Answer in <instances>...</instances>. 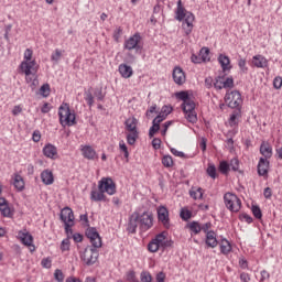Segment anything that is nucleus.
Wrapping results in <instances>:
<instances>
[{
  "instance_id": "nucleus-41",
  "label": "nucleus",
  "mask_w": 282,
  "mask_h": 282,
  "mask_svg": "<svg viewBox=\"0 0 282 282\" xmlns=\"http://www.w3.org/2000/svg\"><path fill=\"white\" fill-rule=\"evenodd\" d=\"M158 131H160V123L152 121V127L149 130V138H153Z\"/></svg>"
},
{
  "instance_id": "nucleus-30",
  "label": "nucleus",
  "mask_w": 282,
  "mask_h": 282,
  "mask_svg": "<svg viewBox=\"0 0 282 282\" xmlns=\"http://www.w3.org/2000/svg\"><path fill=\"white\" fill-rule=\"evenodd\" d=\"M13 186L19 192L24 191V188H25V181H23V176H21L20 174H15L14 175V180H13Z\"/></svg>"
},
{
  "instance_id": "nucleus-53",
  "label": "nucleus",
  "mask_w": 282,
  "mask_h": 282,
  "mask_svg": "<svg viewBox=\"0 0 282 282\" xmlns=\"http://www.w3.org/2000/svg\"><path fill=\"white\" fill-rule=\"evenodd\" d=\"M70 241L69 238H65L62 243H61V250L62 252H67V250H69V246H70Z\"/></svg>"
},
{
  "instance_id": "nucleus-8",
  "label": "nucleus",
  "mask_w": 282,
  "mask_h": 282,
  "mask_svg": "<svg viewBox=\"0 0 282 282\" xmlns=\"http://www.w3.org/2000/svg\"><path fill=\"white\" fill-rule=\"evenodd\" d=\"M139 228L142 232H147V230H151V228H153L152 213L144 212L143 214H139Z\"/></svg>"
},
{
  "instance_id": "nucleus-46",
  "label": "nucleus",
  "mask_w": 282,
  "mask_h": 282,
  "mask_svg": "<svg viewBox=\"0 0 282 282\" xmlns=\"http://www.w3.org/2000/svg\"><path fill=\"white\" fill-rule=\"evenodd\" d=\"M191 217H193V213L188 209H182L181 210V218L183 219V221H188V219H191Z\"/></svg>"
},
{
  "instance_id": "nucleus-17",
  "label": "nucleus",
  "mask_w": 282,
  "mask_h": 282,
  "mask_svg": "<svg viewBox=\"0 0 282 282\" xmlns=\"http://www.w3.org/2000/svg\"><path fill=\"white\" fill-rule=\"evenodd\" d=\"M43 155H45V158H48L50 160H56V158H58V150L54 144L47 143L43 148Z\"/></svg>"
},
{
  "instance_id": "nucleus-4",
  "label": "nucleus",
  "mask_w": 282,
  "mask_h": 282,
  "mask_svg": "<svg viewBox=\"0 0 282 282\" xmlns=\"http://www.w3.org/2000/svg\"><path fill=\"white\" fill-rule=\"evenodd\" d=\"M225 206L230 213H239L241 210V199L234 193H226L224 195Z\"/></svg>"
},
{
  "instance_id": "nucleus-64",
  "label": "nucleus",
  "mask_w": 282,
  "mask_h": 282,
  "mask_svg": "<svg viewBox=\"0 0 282 282\" xmlns=\"http://www.w3.org/2000/svg\"><path fill=\"white\" fill-rule=\"evenodd\" d=\"M240 281L242 282H250V275L246 272L240 273Z\"/></svg>"
},
{
  "instance_id": "nucleus-36",
  "label": "nucleus",
  "mask_w": 282,
  "mask_h": 282,
  "mask_svg": "<svg viewBox=\"0 0 282 282\" xmlns=\"http://www.w3.org/2000/svg\"><path fill=\"white\" fill-rule=\"evenodd\" d=\"M206 173L209 177H212V180H217V167L215 166V164L209 163Z\"/></svg>"
},
{
  "instance_id": "nucleus-62",
  "label": "nucleus",
  "mask_w": 282,
  "mask_h": 282,
  "mask_svg": "<svg viewBox=\"0 0 282 282\" xmlns=\"http://www.w3.org/2000/svg\"><path fill=\"white\" fill-rule=\"evenodd\" d=\"M273 87H274V89H281V87H282V78L281 77H275L273 79Z\"/></svg>"
},
{
  "instance_id": "nucleus-37",
  "label": "nucleus",
  "mask_w": 282,
  "mask_h": 282,
  "mask_svg": "<svg viewBox=\"0 0 282 282\" xmlns=\"http://www.w3.org/2000/svg\"><path fill=\"white\" fill-rule=\"evenodd\" d=\"M188 228L194 235H199L202 232V225L197 221H192L188 224Z\"/></svg>"
},
{
  "instance_id": "nucleus-18",
  "label": "nucleus",
  "mask_w": 282,
  "mask_h": 282,
  "mask_svg": "<svg viewBox=\"0 0 282 282\" xmlns=\"http://www.w3.org/2000/svg\"><path fill=\"white\" fill-rule=\"evenodd\" d=\"M218 63L224 72V74H226V72H230L232 69V65H230V57H228V55L219 54Z\"/></svg>"
},
{
  "instance_id": "nucleus-25",
  "label": "nucleus",
  "mask_w": 282,
  "mask_h": 282,
  "mask_svg": "<svg viewBox=\"0 0 282 282\" xmlns=\"http://www.w3.org/2000/svg\"><path fill=\"white\" fill-rule=\"evenodd\" d=\"M119 73L122 78H131L133 76V68L127 64H120Z\"/></svg>"
},
{
  "instance_id": "nucleus-44",
  "label": "nucleus",
  "mask_w": 282,
  "mask_h": 282,
  "mask_svg": "<svg viewBox=\"0 0 282 282\" xmlns=\"http://www.w3.org/2000/svg\"><path fill=\"white\" fill-rule=\"evenodd\" d=\"M209 54L210 50H208V47H203L200 50V58L204 63H206V61H210V58L208 57Z\"/></svg>"
},
{
  "instance_id": "nucleus-19",
  "label": "nucleus",
  "mask_w": 282,
  "mask_h": 282,
  "mask_svg": "<svg viewBox=\"0 0 282 282\" xmlns=\"http://www.w3.org/2000/svg\"><path fill=\"white\" fill-rule=\"evenodd\" d=\"M195 21V15L193 13H187L184 22H183V30L186 34V36H188V34H191V32H193V22Z\"/></svg>"
},
{
  "instance_id": "nucleus-49",
  "label": "nucleus",
  "mask_w": 282,
  "mask_h": 282,
  "mask_svg": "<svg viewBox=\"0 0 282 282\" xmlns=\"http://www.w3.org/2000/svg\"><path fill=\"white\" fill-rule=\"evenodd\" d=\"M61 56H63V52H61V50L56 48L55 53H53L51 55V61H53V63H58L61 61Z\"/></svg>"
},
{
  "instance_id": "nucleus-39",
  "label": "nucleus",
  "mask_w": 282,
  "mask_h": 282,
  "mask_svg": "<svg viewBox=\"0 0 282 282\" xmlns=\"http://www.w3.org/2000/svg\"><path fill=\"white\" fill-rule=\"evenodd\" d=\"M219 171L223 173V175H228L229 171H230V164H228V162L223 161L219 163Z\"/></svg>"
},
{
  "instance_id": "nucleus-23",
  "label": "nucleus",
  "mask_w": 282,
  "mask_h": 282,
  "mask_svg": "<svg viewBox=\"0 0 282 282\" xmlns=\"http://www.w3.org/2000/svg\"><path fill=\"white\" fill-rule=\"evenodd\" d=\"M260 153L263 155L264 160H270V158H272V145L263 141L260 145Z\"/></svg>"
},
{
  "instance_id": "nucleus-54",
  "label": "nucleus",
  "mask_w": 282,
  "mask_h": 282,
  "mask_svg": "<svg viewBox=\"0 0 282 282\" xmlns=\"http://www.w3.org/2000/svg\"><path fill=\"white\" fill-rule=\"evenodd\" d=\"M85 100L88 107H94V95L91 94V91L86 93Z\"/></svg>"
},
{
  "instance_id": "nucleus-51",
  "label": "nucleus",
  "mask_w": 282,
  "mask_h": 282,
  "mask_svg": "<svg viewBox=\"0 0 282 282\" xmlns=\"http://www.w3.org/2000/svg\"><path fill=\"white\" fill-rule=\"evenodd\" d=\"M119 148H120V151H122L124 158L128 159L129 158V149L127 148V143H124L123 140H121L119 142Z\"/></svg>"
},
{
  "instance_id": "nucleus-24",
  "label": "nucleus",
  "mask_w": 282,
  "mask_h": 282,
  "mask_svg": "<svg viewBox=\"0 0 282 282\" xmlns=\"http://www.w3.org/2000/svg\"><path fill=\"white\" fill-rule=\"evenodd\" d=\"M41 180H42L43 184H45L46 186H50V185L54 184V174L50 170H44L41 173Z\"/></svg>"
},
{
  "instance_id": "nucleus-5",
  "label": "nucleus",
  "mask_w": 282,
  "mask_h": 282,
  "mask_svg": "<svg viewBox=\"0 0 282 282\" xmlns=\"http://www.w3.org/2000/svg\"><path fill=\"white\" fill-rule=\"evenodd\" d=\"M181 108L183 109L187 122L195 124V122H197V111H195V101L193 99H189L188 101L183 102Z\"/></svg>"
},
{
  "instance_id": "nucleus-27",
  "label": "nucleus",
  "mask_w": 282,
  "mask_h": 282,
  "mask_svg": "<svg viewBox=\"0 0 282 282\" xmlns=\"http://www.w3.org/2000/svg\"><path fill=\"white\" fill-rule=\"evenodd\" d=\"M126 131H138V120L135 117H130L124 121Z\"/></svg>"
},
{
  "instance_id": "nucleus-40",
  "label": "nucleus",
  "mask_w": 282,
  "mask_h": 282,
  "mask_svg": "<svg viewBox=\"0 0 282 282\" xmlns=\"http://www.w3.org/2000/svg\"><path fill=\"white\" fill-rule=\"evenodd\" d=\"M50 93H51L50 84H43L40 88L41 96H43V98H47V96H50Z\"/></svg>"
},
{
  "instance_id": "nucleus-31",
  "label": "nucleus",
  "mask_w": 282,
  "mask_h": 282,
  "mask_svg": "<svg viewBox=\"0 0 282 282\" xmlns=\"http://www.w3.org/2000/svg\"><path fill=\"white\" fill-rule=\"evenodd\" d=\"M126 138H127L128 144H130V147H133V144H135V142L138 141V138H140V132L129 131Z\"/></svg>"
},
{
  "instance_id": "nucleus-21",
  "label": "nucleus",
  "mask_w": 282,
  "mask_h": 282,
  "mask_svg": "<svg viewBox=\"0 0 282 282\" xmlns=\"http://www.w3.org/2000/svg\"><path fill=\"white\" fill-rule=\"evenodd\" d=\"M162 241V234H159L155 236L154 239H152L149 243H148V250L149 252H158V250H160V243Z\"/></svg>"
},
{
  "instance_id": "nucleus-43",
  "label": "nucleus",
  "mask_w": 282,
  "mask_h": 282,
  "mask_svg": "<svg viewBox=\"0 0 282 282\" xmlns=\"http://www.w3.org/2000/svg\"><path fill=\"white\" fill-rule=\"evenodd\" d=\"M229 169H231V171L241 173V171L239 170V159H231Z\"/></svg>"
},
{
  "instance_id": "nucleus-33",
  "label": "nucleus",
  "mask_w": 282,
  "mask_h": 282,
  "mask_svg": "<svg viewBox=\"0 0 282 282\" xmlns=\"http://www.w3.org/2000/svg\"><path fill=\"white\" fill-rule=\"evenodd\" d=\"M237 118H241V108H235V110L230 115V118H229L230 127H235V124H237Z\"/></svg>"
},
{
  "instance_id": "nucleus-60",
  "label": "nucleus",
  "mask_w": 282,
  "mask_h": 282,
  "mask_svg": "<svg viewBox=\"0 0 282 282\" xmlns=\"http://www.w3.org/2000/svg\"><path fill=\"white\" fill-rule=\"evenodd\" d=\"M41 265H42L43 268H46V269L52 268V259H50V258H44V259H42Z\"/></svg>"
},
{
  "instance_id": "nucleus-55",
  "label": "nucleus",
  "mask_w": 282,
  "mask_h": 282,
  "mask_svg": "<svg viewBox=\"0 0 282 282\" xmlns=\"http://www.w3.org/2000/svg\"><path fill=\"white\" fill-rule=\"evenodd\" d=\"M239 220L240 221H246L247 224H252V221H253L251 216L246 214V213L239 215Z\"/></svg>"
},
{
  "instance_id": "nucleus-56",
  "label": "nucleus",
  "mask_w": 282,
  "mask_h": 282,
  "mask_svg": "<svg viewBox=\"0 0 282 282\" xmlns=\"http://www.w3.org/2000/svg\"><path fill=\"white\" fill-rule=\"evenodd\" d=\"M161 112L163 116L167 117L170 113H173V107L165 105L161 108Z\"/></svg>"
},
{
  "instance_id": "nucleus-7",
  "label": "nucleus",
  "mask_w": 282,
  "mask_h": 282,
  "mask_svg": "<svg viewBox=\"0 0 282 282\" xmlns=\"http://www.w3.org/2000/svg\"><path fill=\"white\" fill-rule=\"evenodd\" d=\"M98 249L96 247H87L80 256L82 261L85 262L86 265H94L96 261H98Z\"/></svg>"
},
{
  "instance_id": "nucleus-32",
  "label": "nucleus",
  "mask_w": 282,
  "mask_h": 282,
  "mask_svg": "<svg viewBox=\"0 0 282 282\" xmlns=\"http://www.w3.org/2000/svg\"><path fill=\"white\" fill-rule=\"evenodd\" d=\"M34 51H32L31 48H26L24 52V61L22 63H26L28 65H30V63H34V67H39L36 65V59H32Z\"/></svg>"
},
{
  "instance_id": "nucleus-3",
  "label": "nucleus",
  "mask_w": 282,
  "mask_h": 282,
  "mask_svg": "<svg viewBox=\"0 0 282 282\" xmlns=\"http://www.w3.org/2000/svg\"><path fill=\"white\" fill-rule=\"evenodd\" d=\"M59 124L62 127H74L76 124V112L69 108V104L63 102L58 108Z\"/></svg>"
},
{
  "instance_id": "nucleus-10",
  "label": "nucleus",
  "mask_w": 282,
  "mask_h": 282,
  "mask_svg": "<svg viewBox=\"0 0 282 282\" xmlns=\"http://www.w3.org/2000/svg\"><path fill=\"white\" fill-rule=\"evenodd\" d=\"M141 41L142 36L140 35V33H135L124 42V50H128L129 52H131V50L140 52V50H142V46L140 45Z\"/></svg>"
},
{
  "instance_id": "nucleus-9",
  "label": "nucleus",
  "mask_w": 282,
  "mask_h": 282,
  "mask_svg": "<svg viewBox=\"0 0 282 282\" xmlns=\"http://www.w3.org/2000/svg\"><path fill=\"white\" fill-rule=\"evenodd\" d=\"M86 237L89 239L93 248H102V238H100V234H98L96 227L86 229Z\"/></svg>"
},
{
  "instance_id": "nucleus-38",
  "label": "nucleus",
  "mask_w": 282,
  "mask_h": 282,
  "mask_svg": "<svg viewBox=\"0 0 282 282\" xmlns=\"http://www.w3.org/2000/svg\"><path fill=\"white\" fill-rule=\"evenodd\" d=\"M162 164H163V166H165V169H171V167H173V156H171V155H164L163 158H162Z\"/></svg>"
},
{
  "instance_id": "nucleus-2",
  "label": "nucleus",
  "mask_w": 282,
  "mask_h": 282,
  "mask_svg": "<svg viewBox=\"0 0 282 282\" xmlns=\"http://www.w3.org/2000/svg\"><path fill=\"white\" fill-rule=\"evenodd\" d=\"M20 69L23 74H25V82L28 84H31V89H36V86L39 85V66H34V62L28 64V63H21Z\"/></svg>"
},
{
  "instance_id": "nucleus-16",
  "label": "nucleus",
  "mask_w": 282,
  "mask_h": 282,
  "mask_svg": "<svg viewBox=\"0 0 282 282\" xmlns=\"http://www.w3.org/2000/svg\"><path fill=\"white\" fill-rule=\"evenodd\" d=\"M270 161H268V159L260 158L258 163V175L260 177H268Z\"/></svg>"
},
{
  "instance_id": "nucleus-45",
  "label": "nucleus",
  "mask_w": 282,
  "mask_h": 282,
  "mask_svg": "<svg viewBox=\"0 0 282 282\" xmlns=\"http://www.w3.org/2000/svg\"><path fill=\"white\" fill-rule=\"evenodd\" d=\"M176 98H178V100H183V102H188V100H191V97L186 91L176 93Z\"/></svg>"
},
{
  "instance_id": "nucleus-6",
  "label": "nucleus",
  "mask_w": 282,
  "mask_h": 282,
  "mask_svg": "<svg viewBox=\"0 0 282 282\" xmlns=\"http://www.w3.org/2000/svg\"><path fill=\"white\" fill-rule=\"evenodd\" d=\"M225 102H227L230 109H241L243 105V99L241 98V93L239 90H231L225 95Z\"/></svg>"
},
{
  "instance_id": "nucleus-15",
  "label": "nucleus",
  "mask_w": 282,
  "mask_h": 282,
  "mask_svg": "<svg viewBox=\"0 0 282 282\" xmlns=\"http://www.w3.org/2000/svg\"><path fill=\"white\" fill-rule=\"evenodd\" d=\"M172 76L176 85H184L186 83V73L180 66L174 67Z\"/></svg>"
},
{
  "instance_id": "nucleus-26",
  "label": "nucleus",
  "mask_w": 282,
  "mask_h": 282,
  "mask_svg": "<svg viewBox=\"0 0 282 282\" xmlns=\"http://www.w3.org/2000/svg\"><path fill=\"white\" fill-rule=\"evenodd\" d=\"M221 254H230L232 252V245L226 238H223L219 242Z\"/></svg>"
},
{
  "instance_id": "nucleus-11",
  "label": "nucleus",
  "mask_w": 282,
  "mask_h": 282,
  "mask_svg": "<svg viewBox=\"0 0 282 282\" xmlns=\"http://www.w3.org/2000/svg\"><path fill=\"white\" fill-rule=\"evenodd\" d=\"M158 220L166 230L171 228V218H169V209L165 206L158 208Z\"/></svg>"
},
{
  "instance_id": "nucleus-42",
  "label": "nucleus",
  "mask_w": 282,
  "mask_h": 282,
  "mask_svg": "<svg viewBox=\"0 0 282 282\" xmlns=\"http://www.w3.org/2000/svg\"><path fill=\"white\" fill-rule=\"evenodd\" d=\"M75 223H69L68 227L67 224H64V228H65V232L67 235V239H72L73 235H74V230H72V228H74Z\"/></svg>"
},
{
  "instance_id": "nucleus-52",
  "label": "nucleus",
  "mask_w": 282,
  "mask_h": 282,
  "mask_svg": "<svg viewBox=\"0 0 282 282\" xmlns=\"http://www.w3.org/2000/svg\"><path fill=\"white\" fill-rule=\"evenodd\" d=\"M224 83V89H232L235 87V79L232 77H228Z\"/></svg>"
},
{
  "instance_id": "nucleus-20",
  "label": "nucleus",
  "mask_w": 282,
  "mask_h": 282,
  "mask_svg": "<svg viewBox=\"0 0 282 282\" xmlns=\"http://www.w3.org/2000/svg\"><path fill=\"white\" fill-rule=\"evenodd\" d=\"M205 243L207 248H217V246H219V240H217V234H215V231L213 230L207 232Z\"/></svg>"
},
{
  "instance_id": "nucleus-13",
  "label": "nucleus",
  "mask_w": 282,
  "mask_h": 282,
  "mask_svg": "<svg viewBox=\"0 0 282 282\" xmlns=\"http://www.w3.org/2000/svg\"><path fill=\"white\" fill-rule=\"evenodd\" d=\"M59 219L63 224H66V228H69V224H75L74 219L76 218L74 217V210L69 207H64L61 210Z\"/></svg>"
},
{
  "instance_id": "nucleus-57",
  "label": "nucleus",
  "mask_w": 282,
  "mask_h": 282,
  "mask_svg": "<svg viewBox=\"0 0 282 282\" xmlns=\"http://www.w3.org/2000/svg\"><path fill=\"white\" fill-rule=\"evenodd\" d=\"M238 66L242 74H248V66H246V59H239Z\"/></svg>"
},
{
  "instance_id": "nucleus-22",
  "label": "nucleus",
  "mask_w": 282,
  "mask_h": 282,
  "mask_svg": "<svg viewBox=\"0 0 282 282\" xmlns=\"http://www.w3.org/2000/svg\"><path fill=\"white\" fill-rule=\"evenodd\" d=\"M82 153L86 160H98V153H96V150H94V148L90 145H85L82 149Z\"/></svg>"
},
{
  "instance_id": "nucleus-50",
  "label": "nucleus",
  "mask_w": 282,
  "mask_h": 282,
  "mask_svg": "<svg viewBox=\"0 0 282 282\" xmlns=\"http://www.w3.org/2000/svg\"><path fill=\"white\" fill-rule=\"evenodd\" d=\"M140 279L142 282H152L153 278L151 276V273L149 271L141 272Z\"/></svg>"
},
{
  "instance_id": "nucleus-12",
  "label": "nucleus",
  "mask_w": 282,
  "mask_h": 282,
  "mask_svg": "<svg viewBox=\"0 0 282 282\" xmlns=\"http://www.w3.org/2000/svg\"><path fill=\"white\" fill-rule=\"evenodd\" d=\"M18 238L20 239V241L26 246L28 248H30L31 252H34L35 247H34V237H32V235H30V232L28 231H19L18 232Z\"/></svg>"
},
{
  "instance_id": "nucleus-29",
  "label": "nucleus",
  "mask_w": 282,
  "mask_h": 282,
  "mask_svg": "<svg viewBox=\"0 0 282 282\" xmlns=\"http://www.w3.org/2000/svg\"><path fill=\"white\" fill-rule=\"evenodd\" d=\"M188 12H186V9L182 6V0L177 2V9H176V20L177 21H184L186 17H188Z\"/></svg>"
},
{
  "instance_id": "nucleus-48",
  "label": "nucleus",
  "mask_w": 282,
  "mask_h": 282,
  "mask_svg": "<svg viewBox=\"0 0 282 282\" xmlns=\"http://www.w3.org/2000/svg\"><path fill=\"white\" fill-rule=\"evenodd\" d=\"M54 279L57 282H63L65 281V274H63V271L61 269H56L54 272Z\"/></svg>"
},
{
  "instance_id": "nucleus-59",
  "label": "nucleus",
  "mask_w": 282,
  "mask_h": 282,
  "mask_svg": "<svg viewBox=\"0 0 282 282\" xmlns=\"http://www.w3.org/2000/svg\"><path fill=\"white\" fill-rule=\"evenodd\" d=\"M127 279L129 282H141L140 280H138V278H135V271H130L127 274Z\"/></svg>"
},
{
  "instance_id": "nucleus-28",
  "label": "nucleus",
  "mask_w": 282,
  "mask_h": 282,
  "mask_svg": "<svg viewBox=\"0 0 282 282\" xmlns=\"http://www.w3.org/2000/svg\"><path fill=\"white\" fill-rule=\"evenodd\" d=\"M252 65L258 68L268 67V59H265V57H263L262 55H256L252 58Z\"/></svg>"
},
{
  "instance_id": "nucleus-35",
  "label": "nucleus",
  "mask_w": 282,
  "mask_h": 282,
  "mask_svg": "<svg viewBox=\"0 0 282 282\" xmlns=\"http://www.w3.org/2000/svg\"><path fill=\"white\" fill-rule=\"evenodd\" d=\"M161 235H162V239L160 242V248H163V250H165V248H173V240L166 239V236L164 235V232H161Z\"/></svg>"
},
{
  "instance_id": "nucleus-14",
  "label": "nucleus",
  "mask_w": 282,
  "mask_h": 282,
  "mask_svg": "<svg viewBox=\"0 0 282 282\" xmlns=\"http://www.w3.org/2000/svg\"><path fill=\"white\" fill-rule=\"evenodd\" d=\"M140 214L133 213L128 223L127 230L130 232V235H135V230H138V226H140Z\"/></svg>"
},
{
  "instance_id": "nucleus-47",
  "label": "nucleus",
  "mask_w": 282,
  "mask_h": 282,
  "mask_svg": "<svg viewBox=\"0 0 282 282\" xmlns=\"http://www.w3.org/2000/svg\"><path fill=\"white\" fill-rule=\"evenodd\" d=\"M251 210L256 219H261V217H263V214L261 213V208L259 206L253 205L251 207Z\"/></svg>"
},
{
  "instance_id": "nucleus-61",
  "label": "nucleus",
  "mask_w": 282,
  "mask_h": 282,
  "mask_svg": "<svg viewBox=\"0 0 282 282\" xmlns=\"http://www.w3.org/2000/svg\"><path fill=\"white\" fill-rule=\"evenodd\" d=\"M210 228H213V224L212 223H206V224L200 226V231L208 235V232H210V230H209Z\"/></svg>"
},
{
  "instance_id": "nucleus-1",
  "label": "nucleus",
  "mask_w": 282,
  "mask_h": 282,
  "mask_svg": "<svg viewBox=\"0 0 282 282\" xmlns=\"http://www.w3.org/2000/svg\"><path fill=\"white\" fill-rule=\"evenodd\" d=\"M108 195H116V183L111 177H104L98 183V189H93L90 192L91 202H109L107 199Z\"/></svg>"
},
{
  "instance_id": "nucleus-63",
  "label": "nucleus",
  "mask_w": 282,
  "mask_h": 282,
  "mask_svg": "<svg viewBox=\"0 0 282 282\" xmlns=\"http://www.w3.org/2000/svg\"><path fill=\"white\" fill-rule=\"evenodd\" d=\"M268 279H270V272H268L267 270H262L260 282L268 281Z\"/></svg>"
},
{
  "instance_id": "nucleus-34",
  "label": "nucleus",
  "mask_w": 282,
  "mask_h": 282,
  "mask_svg": "<svg viewBox=\"0 0 282 282\" xmlns=\"http://www.w3.org/2000/svg\"><path fill=\"white\" fill-rule=\"evenodd\" d=\"M189 197H192V199H202V197H204V188L198 187L189 191Z\"/></svg>"
},
{
  "instance_id": "nucleus-58",
  "label": "nucleus",
  "mask_w": 282,
  "mask_h": 282,
  "mask_svg": "<svg viewBox=\"0 0 282 282\" xmlns=\"http://www.w3.org/2000/svg\"><path fill=\"white\" fill-rule=\"evenodd\" d=\"M120 36H122V29L119 26L113 32V40L116 41V43L120 41Z\"/></svg>"
}]
</instances>
